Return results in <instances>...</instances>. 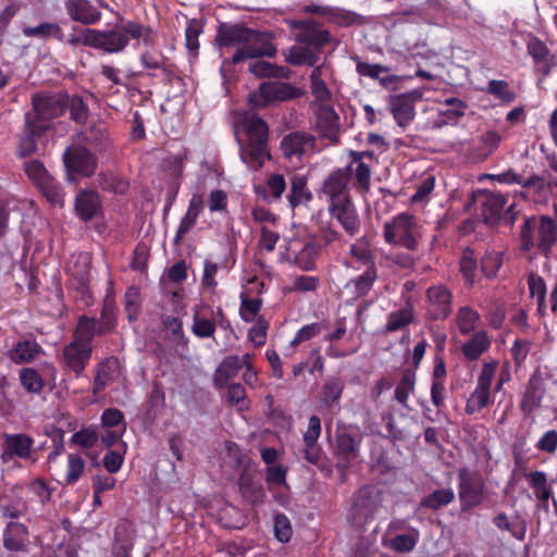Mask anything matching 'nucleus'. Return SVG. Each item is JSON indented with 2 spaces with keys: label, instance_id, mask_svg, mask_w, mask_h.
I'll list each match as a JSON object with an SVG mask.
<instances>
[{
  "label": "nucleus",
  "instance_id": "obj_1",
  "mask_svg": "<svg viewBox=\"0 0 557 557\" xmlns=\"http://www.w3.org/2000/svg\"><path fill=\"white\" fill-rule=\"evenodd\" d=\"M66 92H36L32 96V110L25 113L17 154L26 158L37 151L39 138L52 127L53 120L65 113Z\"/></svg>",
  "mask_w": 557,
  "mask_h": 557
},
{
  "label": "nucleus",
  "instance_id": "obj_2",
  "mask_svg": "<svg viewBox=\"0 0 557 557\" xmlns=\"http://www.w3.org/2000/svg\"><path fill=\"white\" fill-rule=\"evenodd\" d=\"M131 39L141 40L145 46L152 47L157 36L149 25L136 21H122L109 30L83 28L78 34H71L66 42L72 47L82 45L112 54L122 52Z\"/></svg>",
  "mask_w": 557,
  "mask_h": 557
},
{
  "label": "nucleus",
  "instance_id": "obj_3",
  "mask_svg": "<svg viewBox=\"0 0 557 557\" xmlns=\"http://www.w3.org/2000/svg\"><path fill=\"white\" fill-rule=\"evenodd\" d=\"M272 39V33L253 29L240 23L221 24L215 36L220 48L238 46L232 58L223 61V65H236L248 59L274 58L277 49Z\"/></svg>",
  "mask_w": 557,
  "mask_h": 557
},
{
  "label": "nucleus",
  "instance_id": "obj_4",
  "mask_svg": "<svg viewBox=\"0 0 557 557\" xmlns=\"http://www.w3.org/2000/svg\"><path fill=\"white\" fill-rule=\"evenodd\" d=\"M520 249L530 252L532 249L548 257L557 243V223L548 215L528 216L520 231Z\"/></svg>",
  "mask_w": 557,
  "mask_h": 557
},
{
  "label": "nucleus",
  "instance_id": "obj_5",
  "mask_svg": "<svg viewBox=\"0 0 557 557\" xmlns=\"http://www.w3.org/2000/svg\"><path fill=\"white\" fill-rule=\"evenodd\" d=\"M343 233L332 221H320L315 233L295 256L294 263L302 271L315 270V261L332 244L343 242Z\"/></svg>",
  "mask_w": 557,
  "mask_h": 557
},
{
  "label": "nucleus",
  "instance_id": "obj_6",
  "mask_svg": "<svg viewBox=\"0 0 557 557\" xmlns=\"http://www.w3.org/2000/svg\"><path fill=\"white\" fill-rule=\"evenodd\" d=\"M421 236V225L418 219L410 213H399L384 223L383 237L389 245L417 251Z\"/></svg>",
  "mask_w": 557,
  "mask_h": 557
},
{
  "label": "nucleus",
  "instance_id": "obj_7",
  "mask_svg": "<svg viewBox=\"0 0 557 557\" xmlns=\"http://www.w3.org/2000/svg\"><path fill=\"white\" fill-rule=\"evenodd\" d=\"M62 160L67 182H75L77 177L89 178L95 175L98 168V157L79 144L69 146L62 154Z\"/></svg>",
  "mask_w": 557,
  "mask_h": 557
},
{
  "label": "nucleus",
  "instance_id": "obj_8",
  "mask_svg": "<svg viewBox=\"0 0 557 557\" xmlns=\"http://www.w3.org/2000/svg\"><path fill=\"white\" fill-rule=\"evenodd\" d=\"M289 28L295 32V40L304 46L321 52L324 47L335 44L337 40L331 32L323 27L322 23L314 18L290 20Z\"/></svg>",
  "mask_w": 557,
  "mask_h": 557
},
{
  "label": "nucleus",
  "instance_id": "obj_9",
  "mask_svg": "<svg viewBox=\"0 0 557 557\" xmlns=\"http://www.w3.org/2000/svg\"><path fill=\"white\" fill-rule=\"evenodd\" d=\"M27 177L51 205L63 206L64 190L60 183L48 172L39 160H30L24 163Z\"/></svg>",
  "mask_w": 557,
  "mask_h": 557
},
{
  "label": "nucleus",
  "instance_id": "obj_10",
  "mask_svg": "<svg viewBox=\"0 0 557 557\" xmlns=\"http://www.w3.org/2000/svg\"><path fill=\"white\" fill-rule=\"evenodd\" d=\"M362 434L351 425L338 426L335 433L334 456L337 468L347 470L359 457Z\"/></svg>",
  "mask_w": 557,
  "mask_h": 557
},
{
  "label": "nucleus",
  "instance_id": "obj_11",
  "mask_svg": "<svg viewBox=\"0 0 557 557\" xmlns=\"http://www.w3.org/2000/svg\"><path fill=\"white\" fill-rule=\"evenodd\" d=\"M485 482L483 476L473 470L462 468L458 472V496L462 511H469L483 503Z\"/></svg>",
  "mask_w": 557,
  "mask_h": 557
},
{
  "label": "nucleus",
  "instance_id": "obj_12",
  "mask_svg": "<svg viewBox=\"0 0 557 557\" xmlns=\"http://www.w3.org/2000/svg\"><path fill=\"white\" fill-rule=\"evenodd\" d=\"M498 362L493 360L484 362L474 391L466 401L465 412L469 416L481 411L492 403L491 388Z\"/></svg>",
  "mask_w": 557,
  "mask_h": 557
},
{
  "label": "nucleus",
  "instance_id": "obj_13",
  "mask_svg": "<svg viewBox=\"0 0 557 557\" xmlns=\"http://www.w3.org/2000/svg\"><path fill=\"white\" fill-rule=\"evenodd\" d=\"M301 91L298 87L284 82L261 83L258 91L249 95L251 107L265 108L273 101H287L299 98Z\"/></svg>",
  "mask_w": 557,
  "mask_h": 557
},
{
  "label": "nucleus",
  "instance_id": "obj_14",
  "mask_svg": "<svg viewBox=\"0 0 557 557\" xmlns=\"http://www.w3.org/2000/svg\"><path fill=\"white\" fill-rule=\"evenodd\" d=\"M345 174L337 168L333 169L322 181L317 189V197L326 207L351 199V187L347 183Z\"/></svg>",
  "mask_w": 557,
  "mask_h": 557
},
{
  "label": "nucleus",
  "instance_id": "obj_15",
  "mask_svg": "<svg viewBox=\"0 0 557 557\" xmlns=\"http://www.w3.org/2000/svg\"><path fill=\"white\" fill-rule=\"evenodd\" d=\"M332 221H335L349 237L357 236L361 231V218L354 199H348L326 207Z\"/></svg>",
  "mask_w": 557,
  "mask_h": 557
},
{
  "label": "nucleus",
  "instance_id": "obj_16",
  "mask_svg": "<svg viewBox=\"0 0 557 557\" xmlns=\"http://www.w3.org/2000/svg\"><path fill=\"white\" fill-rule=\"evenodd\" d=\"M426 318L431 321L445 320L453 311V294L444 285L430 286L425 292Z\"/></svg>",
  "mask_w": 557,
  "mask_h": 557
},
{
  "label": "nucleus",
  "instance_id": "obj_17",
  "mask_svg": "<svg viewBox=\"0 0 557 557\" xmlns=\"http://www.w3.org/2000/svg\"><path fill=\"white\" fill-rule=\"evenodd\" d=\"M508 201V194L497 190H480L478 194V203L480 214L485 224H498L503 218L505 206Z\"/></svg>",
  "mask_w": 557,
  "mask_h": 557
},
{
  "label": "nucleus",
  "instance_id": "obj_18",
  "mask_svg": "<svg viewBox=\"0 0 557 557\" xmlns=\"http://www.w3.org/2000/svg\"><path fill=\"white\" fill-rule=\"evenodd\" d=\"M35 440L25 433H4L1 459L7 462L15 458L32 459Z\"/></svg>",
  "mask_w": 557,
  "mask_h": 557
},
{
  "label": "nucleus",
  "instance_id": "obj_19",
  "mask_svg": "<svg viewBox=\"0 0 557 557\" xmlns=\"http://www.w3.org/2000/svg\"><path fill=\"white\" fill-rule=\"evenodd\" d=\"M380 508V499L372 486H362L358 490L351 507V517L357 524H366L373 520Z\"/></svg>",
  "mask_w": 557,
  "mask_h": 557
},
{
  "label": "nucleus",
  "instance_id": "obj_20",
  "mask_svg": "<svg viewBox=\"0 0 557 557\" xmlns=\"http://www.w3.org/2000/svg\"><path fill=\"white\" fill-rule=\"evenodd\" d=\"M546 383L542 372L536 369L529 377L524 392L522 394L519 408L528 417L542 407V401L546 395Z\"/></svg>",
  "mask_w": 557,
  "mask_h": 557
},
{
  "label": "nucleus",
  "instance_id": "obj_21",
  "mask_svg": "<svg viewBox=\"0 0 557 557\" xmlns=\"http://www.w3.org/2000/svg\"><path fill=\"white\" fill-rule=\"evenodd\" d=\"M337 169L345 174L347 183L357 194L364 197L370 193L372 181L371 163L359 162L349 158V162L345 166Z\"/></svg>",
  "mask_w": 557,
  "mask_h": 557
},
{
  "label": "nucleus",
  "instance_id": "obj_22",
  "mask_svg": "<svg viewBox=\"0 0 557 557\" xmlns=\"http://www.w3.org/2000/svg\"><path fill=\"white\" fill-rule=\"evenodd\" d=\"M72 259L65 270L70 275V286L81 295H85L90 282V256L86 252H79L73 256Z\"/></svg>",
  "mask_w": 557,
  "mask_h": 557
},
{
  "label": "nucleus",
  "instance_id": "obj_23",
  "mask_svg": "<svg viewBox=\"0 0 557 557\" xmlns=\"http://www.w3.org/2000/svg\"><path fill=\"white\" fill-rule=\"evenodd\" d=\"M315 145V137L307 132H292L286 134L280 144V148L284 158L293 160L296 158L300 160L302 156L309 150L313 149Z\"/></svg>",
  "mask_w": 557,
  "mask_h": 557
},
{
  "label": "nucleus",
  "instance_id": "obj_24",
  "mask_svg": "<svg viewBox=\"0 0 557 557\" xmlns=\"http://www.w3.org/2000/svg\"><path fill=\"white\" fill-rule=\"evenodd\" d=\"M76 216L83 222H89L102 214V200L95 189H82L77 193L74 201Z\"/></svg>",
  "mask_w": 557,
  "mask_h": 557
},
{
  "label": "nucleus",
  "instance_id": "obj_25",
  "mask_svg": "<svg viewBox=\"0 0 557 557\" xmlns=\"http://www.w3.org/2000/svg\"><path fill=\"white\" fill-rule=\"evenodd\" d=\"M320 435L321 420L318 416H311L308 421L307 431L302 435V458L311 465H319L323 458V450L318 444Z\"/></svg>",
  "mask_w": 557,
  "mask_h": 557
},
{
  "label": "nucleus",
  "instance_id": "obj_26",
  "mask_svg": "<svg viewBox=\"0 0 557 557\" xmlns=\"http://www.w3.org/2000/svg\"><path fill=\"white\" fill-rule=\"evenodd\" d=\"M91 344H83L75 339L67 344L63 349L65 363L73 372L76 373V375H81L83 373L91 358Z\"/></svg>",
  "mask_w": 557,
  "mask_h": 557
},
{
  "label": "nucleus",
  "instance_id": "obj_27",
  "mask_svg": "<svg viewBox=\"0 0 557 557\" xmlns=\"http://www.w3.org/2000/svg\"><path fill=\"white\" fill-rule=\"evenodd\" d=\"M64 8L72 21L84 25H95L102 17L101 11L89 0H65Z\"/></svg>",
  "mask_w": 557,
  "mask_h": 557
},
{
  "label": "nucleus",
  "instance_id": "obj_28",
  "mask_svg": "<svg viewBox=\"0 0 557 557\" xmlns=\"http://www.w3.org/2000/svg\"><path fill=\"white\" fill-rule=\"evenodd\" d=\"M413 102L414 99L410 94H399L389 97L388 109L399 127L405 128L413 121L416 116Z\"/></svg>",
  "mask_w": 557,
  "mask_h": 557
},
{
  "label": "nucleus",
  "instance_id": "obj_29",
  "mask_svg": "<svg viewBox=\"0 0 557 557\" xmlns=\"http://www.w3.org/2000/svg\"><path fill=\"white\" fill-rule=\"evenodd\" d=\"M139 62L146 70H159L161 72V81L164 84L172 83L174 77V64L162 51L157 49L146 50L140 53Z\"/></svg>",
  "mask_w": 557,
  "mask_h": 557
},
{
  "label": "nucleus",
  "instance_id": "obj_30",
  "mask_svg": "<svg viewBox=\"0 0 557 557\" xmlns=\"http://www.w3.org/2000/svg\"><path fill=\"white\" fill-rule=\"evenodd\" d=\"M3 546L9 552H26L28 546V529L20 522L11 521L3 531Z\"/></svg>",
  "mask_w": 557,
  "mask_h": 557
},
{
  "label": "nucleus",
  "instance_id": "obj_31",
  "mask_svg": "<svg viewBox=\"0 0 557 557\" xmlns=\"http://www.w3.org/2000/svg\"><path fill=\"white\" fill-rule=\"evenodd\" d=\"M315 124L322 137L333 138L339 128V116L327 103H320L315 112Z\"/></svg>",
  "mask_w": 557,
  "mask_h": 557
},
{
  "label": "nucleus",
  "instance_id": "obj_32",
  "mask_svg": "<svg viewBox=\"0 0 557 557\" xmlns=\"http://www.w3.org/2000/svg\"><path fill=\"white\" fill-rule=\"evenodd\" d=\"M240 159L251 170H259L263 166L265 160L270 159L268 144L248 141L240 147Z\"/></svg>",
  "mask_w": 557,
  "mask_h": 557
},
{
  "label": "nucleus",
  "instance_id": "obj_33",
  "mask_svg": "<svg viewBox=\"0 0 557 557\" xmlns=\"http://www.w3.org/2000/svg\"><path fill=\"white\" fill-rule=\"evenodd\" d=\"M500 141L502 136L499 133L490 129L473 140L471 154L475 160L484 161L499 147Z\"/></svg>",
  "mask_w": 557,
  "mask_h": 557
},
{
  "label": "nucleus",
  "instance_id": "obj_34",
  "mask_svg": "<svg viewBox=\"0 0 557 557\" xmlns=\"http://www.w3.org/2000/svg\"><path fill=\"white\" fill-rule=\"evenodd\" d=\"M238 487L242 496L251 505L261 504L265 497L262 485L255 481L253 474L247 469L239 475Z\"/></svg>",
  "mask_w": 557,
  "mask_h": 557
},
{
  "label": "nucleus",
  "instance_id": "obj_35",
  "mask_svg": "<svg viewBox=\"0 0 557 557\" xmlns=\"http://www.w3.org/2000/svg\"><path fill=\"white\" fill-rule=\"evenodd\" d=\"M414 321V310L412 305L392 311L386 317V324L382 329V334L395 333L407 329Z\"/></svg>",
  "mask_w": 557,
  "mask_h": 557
},
{
  "label": "nucleus",
  "instance_id": "obj_36",
  "mask_svg": "<svg viewBox=\"0 0 557 557\" xmlns=\"http://www.w3.org/2000/svg\"><path fill=\"white\" fill-rule=\"evenodd\" d=\"M491 347L486 331L474 332L469 341L462 344L461 351L467 360L475 361Z\"/></svg>",
  "mask_w": 557,
  "mask_h": 557
},
{
  "label": "nucleus",
  "instance_id": "obj_37",
  "mask_svg": "<svg viewBox=\"0 0 557 557\" xmlns=\"http://www.w3.org/2000/svg\"><path fill=\"white\" fill-rule=\"evenodd\" d=\"M377 278V270L375 264L367 268V270L351 278L347 284L346 288L349 289L355 299L367 296L372 289L374 282Z\"/></svg>",
  "mask_w": 557,
  "mask_h": 557
},
{
  "label": "nucleus",
  "instance_id": "obj_38",
  "mask_svg": "<svg viewBox=\"0 0 557 557\" xmlns=\"http://www.w3.org/2000/svg\"><path fill=\"white\" fill-rule=\"evenodd\" d=\"M41 352V347L35 341H20L8 352V357L15 364L28 363Z\"/></svg>",
  "mask_w": 557,
  "mask_h": 557
},
{
  "label": "nucleus",
  "instance_id": "obj_39",
  "mask_svg": "<svg viewBox=\"0 0 557 557\" xmlns=\"http://www.w3.org/2000/svg\"><path fill=\"white\" fill-rule=\"evenodd\" d=\"M22 33L28 38H39L45 41L51 38L58 41H64L65 39L62 27L58 23L51 22H44L37 26H25Z\"/></svg>",
  "mask_w": 557,
  "mask_h": 557
},
{
  "label": "nucleus",
  "instance_id": "obj_40",
  "mask_svg": "<svg viewBox=\"0 0 557 557\" xmlns=\"http://www.w3.org/2000/svg\"><path fill=\"white\" fill-rule=\"evenodd\" d=\"M248 71L258 78H289L290 70L287 66L277 65L264 60H258L249 64Z\"/></svg>",
  "mask_w": 557,
  "mask_h": 557
},
{
  "label": "nucleus",
  "instance_id": "obj_41",
  "mask_svg": "<svg viewBox=\"0 0 557 557\" xmlns=\"http://www.w3.org/2000/svg\"><path fill=\"white\" fill-rule=\"evenodd\" d=\"M307 183V177L304 175H294L292 177L287 199L293 209L312 200V194L308 189Z\"/></svg>",
  "mask_w": 557,
  "mask_h": 557
},
{
  "label": "nucleus",
  "instance_id": "obj_42",
  "mask_svg": "<svg viewBox=\"0 0 557 557\" xmlns=\"http://www.w3.org/2000/svg\"><path fill=\"white\" fill-rule=\"evenodd\" d=\"M319 53V51L304 45L294 46L289 49L286 61L294 66L308 65L314 69L320 59Z\"/></svg>",
  "mask_w": 557,
  "mask_h": 557
},
{
  "label": "nucleus",
  "instance_id": "obj_43",
  "mask_svg": "<svg viewBox=\"0 0 557 557\" xmlns=\"http://www.w3.org/2000/svg\"><path fill=\"white\" fill-rule=\"evenodd\" d=\"M244 126L248 135V141L268 144L269 127L262 117L252 114L245 119Z\"/></svg>",
  "mask_w": 557,
  "mask_h": 557
},
{
  "label": "nucleus",
  "instance_id": "obj_44",
  "mask_svg": "<svg viewBox=\"0 0 557 557\" xmlns=\"http://www.w3.org/2000/svg\"><path fill=\"white\" fill-rule=\"evenodd\" d=\"M242 369L243 361H240V357L236 355L227 356L216 368L215 381L220 384H225L235 377Z\"/></svg>",
  "mask_w": 557,
  "mask_h": 557
},
{
  "label": "nucleus",
  "instance_id": "obj_45",
  "mask_svg": "<svg viewBox=\"0 0 557 557\" xmlns=\"http://www.w3.org/2000/svg\"><path fill=\"white\" fill-rule=\"evenodd\" d=\"M65 111L69 110L70 119L78 125H84L89 116L88 104L81 96H70L66 92Z\"/></svg>",
  "mask_w": 557,
  "mask_h": 557
},
{
  "label": "nucleus",
  "instance_id": "obj_46",
  "mask_svg": "<svg viewBox=\"0 0 557 557\" xmlns=\"http://www.w3.org/2000/svg\"><path fill=\"white\" fill-rule=\"evenodd\" d=\"M478 269V258L475 251L467 247L461 255L459 261V271L465 280L467 286L471 287L474 284Z\"/></svg>",
  "mask_w": 557,
  "mask_h": 557
},
{
  "label": "nucleus",
  "instance_id": "obj_47",
  "mask_svg": "<svg viewBox=\"0 0 557 557\" xmlns=\"http://www.w3.org/2000/svg\"><path fill=\"white\" fill-rule=\"evenodd\" d=\"M18 377L23 388L29 394L39 395L45 388V381L34 368H22Z\"/></svg>",
  "mask_w": 557,
  "mask_h": 557
},
{
  "label": "nucleus",
  "instance_id": "obj_48",
  "mask_svg": "<svg viewBox=\"0 0 557 557\" xmlns=\"http://www.w3.org/2000/svg\"><path fill=\"white\" fill-rule=\"evenodd\" d=\"M99 323L96 318H88L82 315L78 319L76 330L74 333V339L79 341L83 344H91L96 335H100L98 332Z\"/></svg>",
  "mask_w": 557,
  "mask_h": 557
},
{
  "label": "nucleus",
  "instance_id": "obj_49",
  "mask_svg": "<svg viewBox=\"0 0 557 557\" xmlns=\"http://www.w3.org/2000/svg\"><path fill=\"white\" fill-rule=\"evenodd\" d=\"M162 325L170 333L171 341L183 349L188 348L189 338L185 335L183 330V322L181 319L172 315L162 318Z\"/></svg>",
  "mask_w": 557,
  "mask_h": 557
},
{
  "label": "nucleus",
  "instance_id": "obj_50",
  "mask_svg": "<svg viewBox=\"0 0 557 557\" xmlns=\"http://www.w3.org/2000/svg\"><path fill=\"white\" fill-rule=\"evenodd\" d=\"M481 317L476 310L469 306H462L458 309L456 314V322L459 332L462 335H468L473 332L480 321Z\"/></svg>",
  "mask_w": 557,
  "mask_h": 557
},
{
  "label": "nucleus",
  "instance_id": "obj_51",
  "mask_svg": "<svg viewBox=\"0 0 557 557\" xmlns=\"http://www.w3.org/2000/svg\"><path fill=\"white\" fill-rule=\"evenodd\" d=\"M310 89L314 99L320 103H327L332 94L322 78V66H315L310 74Z\"/></svg>",
  "mask_w": 557,
  "mask_h": 557
},
{
  "label": "nucleus",
  "instance_id": "obj_52",
  "mask_svg": "<svg viewBox=\"0 0 557 557\" xmlns=\"http://www.w3.org/2000/svg\"><path fill=\"white\" fill-rule=\"evenodd\" d=\"M455 499L454 491L448 488H438L426 495L421 499V506L423 508L438 510L440 508L449 505Z\"/></svg>",
  "mask_w": 557,
  "mask_h": 557
},
{
  "label": "nucleus",
  "instance_id": "obj_53",
  "mask_svg": "<svg viewBox=\"0 0 557 557\" xmlns=\"http://www.w3.org/2000/svg\"><path fill=\"white\" fill-rule=\"evenodd\" d=\"M416 385V374L410 371H404L400 381L398 382L394 398L398 404H400L404 408H408V398L411 393L414 391Z\"/></svg>",
  "mask_w": 557,
  "mask_h": 557
},
{
  "label": "nucleus",
  "instance_id": "obj_54",
  "mask_svg": "<svg viewBox=\"0 0 557 557\" xmlns=\"http://www.w3.org/2000/svg\"><path fill=\"white\" fill-rule=\"evenodd\" d=\"M329 20L339 27H350L354 25H362L363 17L354 11L343 8L331 7Z\"/></svg>",
  "mask_w": 557,
  "mask_h": 557
},
{
  "label": "nucleus",
  "instance_id": "obj_55",
  "mask_svg": "<svg viewBox=\"0 0 557 557\" xmlns=\"http://www.w3.org/2000/svg\"><path fill=\"white\" fill-rule=\"evenodd\" d=\"M344 391V382L339 377H330L325 381L321 389L322 403L331 407L337 404Z\"/></svg>",
  "mask_w": 557,
  "mask_h": 557
},
{
  "label": "nucleus",
  "instance_id": "obj_56",
  "mask_svg": "<svg viewBox=\"0 0 557 557\" xmlns=\"http://www.w3.org/2000/svg\"><path fill=\"white\" fill-rule=\"evenodd\" d=\"M420 539L418 529L409 527L408 533L398 534L391 541V547L397 553H410L414 549Z\"/></svg>",
  "mask_w": 557,
  "mask_h": 557
},
{
  "label": "nucleus",
  "instance_id": "obj_57",
  "mask_svg": "<svg viewBox=\"0 0 557 557\" xmlns=\"http://www.w3.org/2000/svg\"><path fill=\"white\" fill-rule=\"evenodd\" d=\"M486 90L505 104H510L517 99V94L510 89L508 82L503 79L490 81Z\"/></svg>",
  "mask_w": 557,
  "mask_h": 557
},
{
  "label": "nucleus",
  "instance_id": "obj_58",
  "mask_svg": "<svg viewBox=\"0 0 557 557\" xmlns=\"http://www.w3.org/2000/svg\"><path fill=\"white\" fill-rule=\"evenodd\" d=\"M85 461L77 454L67 455V467L64 476L65 485H75L85 472Z\"/></svg>",
  "mask_w": 557,
  "mask_h": 557
},
{
  "label": "nucleus",
  "instance_id": "obj_59",
  "mask_svg": "<svg viewBox=\"0 0 557 557\" xmlns=\"http://www.w3.org/2000/svg\"><path fill=\"white\" fill-rule=\"evenodd\" d=\"M203 32V23L200 20L191 18L187 21L185 28V46L193 54H197L199 49L198 38Z\"/></svg>",
  "mask_w": 557,
  "mask_h": 557
},
{
  "label": "nucleus",
  "instance_id": "obj_60",
  "mask_svg": "<svg viewBox=\"0 0 557 557\" xmlns=\"http://www.w3.org/2000/svg\"><path fill=\"white\" fill-rule=\"evenodd\" d=\"M98 323L99 334H107L115 327V304L112 299H104Z\"/></svg>",
  "mask_w": 557,
  "mask_h": 557
},
{
  "label": "nucleus",
  "instance_id": "obj_61",
  "mask_svg": "<svg viewBox=\"0 0 557 557\" xmlns=\"http://www.w3.org/2000/svg\"><path fill=\"white\" fill-rule=\"evenodd\" d=\"M351 60L356 64V72L360 76H366L371 79H377L380 78V75L383 73H388L389 67L382 65V64H371L368 62H364L359 55L355 54L351 57Z\"/></svg>",
  "mask_w": 557,
  "mask_h": 557
},
{
  "label": "nucleus",
  "instance_id": "obj_62",
  "mask_svg": "<svg viewBox=\"0 0 557 557\" xmlns=\"http://www.w3.org/2000/svg\"><path fill=\"white\" fill-rule=\"evenodd\" d=\"M503 265V256L497 251L486 252L481 259V271L491 278L496 276Z\"/></svg>",
  "mask_w": 557,
  "mask_h": 557
},
{
  "label": "nucleus",
  "instance_id": "obj_63",
  "mask_svg": "<svg viewBox=\"0 0 557 557\" xmlns=\"http://www.w3.org/2000/svg\"><path fill=\"white\" fill-rule=\"evenodd\" d=\"M321 281L319 276L298 275L294 278L289 292L293 293H314L319 289Z\"/></svg>",
  "mask_w": 557,
  "mask_h": 557
},
{
  "label": "nucleus",
  "instance_id": "obj_64",
  "mask_svg": "<svg viewBox=\"0 0 557 557\" xmlns=\"http://www.w3.org/2000/svg\"><path fill=\"white\" fill-rule=\"evenodd\" d=\"M349 251L352 258L363 264L368 267L374 264L372 251L369 247V243L364 238L357 239L351 244Z\"/></svg>",
  "mask_w": 557,
  "mask_h": 557
}]
</instances>
